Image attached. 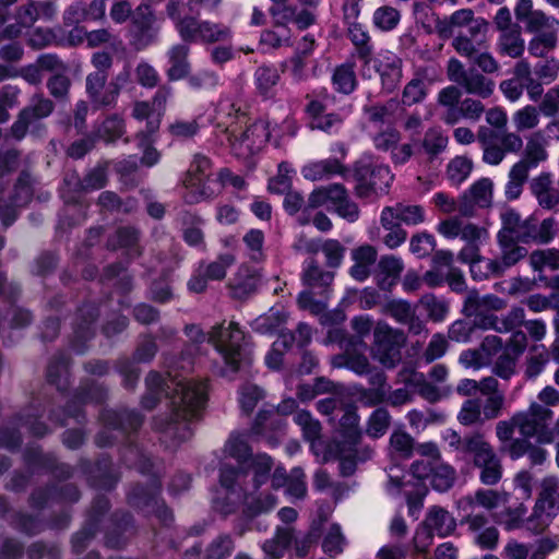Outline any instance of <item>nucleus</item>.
Returning a JSON list of instances; mask_svg holds the SVG:
<instances>
[{
  "instance_id": "f257e3e1",
  "label": "nucleus",
  "mask_w": 559,
  "mask_h": 559,
  "mask_svg": "<svg viewBox=\"0 0 559 559\" xmlns=\"http://www.w3.org/2000/svg\"><path fill=\"white\" fill-rule=\"evenodd\" d=\"M170 391L171 419L165 427V432L179 441L188 440L192 431L188 425L197 418L206 403V385L202 381L187 379L168 372Z\"/></svg>"
},
{
  "instance_id": "f03ea898",
  "label": "nucleus",
  "mask_w": 559,
  "mask_h": 559,
  "mask_svg": "<svg viewBox=\"0 0 559 559\" xmlns=\"http://www.w3.org/2000/svg\"><path fill=\"white\" fill-rule=\"evenodd\" d=\"M448 79L455 85H449L438 93L437 103L444 108L442 121L453 126L457 123V108L461 104L463 88L465 93L488 98L495 92V82L475 69H465L456 58H451L447 66Z\"/></svg>"
},
{
  "instance_id": "7ed1b4c3",
  "label": "nucleus",
  "mask_w": 559,
  "mask_h": 559,
  "mask_svg": "<svg viewBox=\"0 0 559 559\" xmlns=\"http://www.w3.org/2000/svg\"><path fill=\"white\" fill-rule=\"evenodd\" d=\"M247 476V471L241 467L224 465L221 468V485L226 489L227 498L230 500V507L223 510L225 513L234 511L240 503L246 504L243 512L250 518L266 513L275 508L276 498L271 493L249 500L251 492L248 487L243 486Z\"/></svg>"
},
{
  "instance_id": "20e7f679",
  "label": "nucleus",
  "mask_w": 559,
  "mask_h": 559,
  "mask_svg": "<svg viewBox=\"0 0 559 559\" xmlns=\"http://www.w3.org/2000/svg\"><path fill=\"white\" fill-rule=\"evenodd\" d=\"M437 231L447 239L460 237L466 246L459 252L462 262L474 264L481 260L479 245L488 239V229L471 222H464L459 216H450L440 221Z\"/></svg>"
},
{
  "instance_id": "39448f33",
  "label": "nucleus",
  "mask_w": 559,
  "mask_h": 559,
  "mask_svg": "<svg viewBox=\"0 0 559 559\" xmlns=\"http://www.w3.org/2000/svg\"><path fill=\"white\" fill-rule=\"evenodd\" d=\"M210 341L225 364V373H234L249 361L245 335L237 323L229 322L227 325L216 326Z\"/></svg>"
},
{
  "instance_id": "423d86ee",
  "label": "nucleus",
  "mask_w": 559,
  "mask_h": 559,
  "mask_svg": "<svg viewBox=\"0 0 559 559\" xmlns=\"http://www.w3.org/2000/svg\"><path fill=\"white\" fill-rule=\"evenodd\" d=\"M464 453L471 456L474 467L479 469V480L485 486H495L503 475L501 459L481 432L466 436Z\"/></svg>"
},
{
  "instance_id": "0eeeda50",
  "label": "nucleus",
  "mask_w": 559,
  "mask_h": 559,
  "mask_svg": "<svg viewBox=\"0 0 559 559\" xmlns=\"http://www.w3.org/2000/svg\"><path fill=\"white\" fill-rule=\"evenodd\" d=\"M406 343L403 331L385 322H378L373 331L372 357L385 368H394L401 360V348Z\"/></svg>"
},
{
  "instance_id": "6e6552de",
  "label": "nucleus",
  "mask_w": 559,
  "mask_h": 559,
  "mask_svg": "<svg viewBox=\"0 0 559 559\" xmlns=\"http://www.w3.org/2000/svg\"><path fill=\"white\" fill-rule=\"evenodd\" d=\"M552 412L549 408L533 402L527 411L515 413V420L520 433L525 438L535 437L539 443H551L554 432L549 428Z\"/></svg>"
},
{
  "instance_id": "1a4fd4ad",
  "label": "nucleus",
  "mask_w": 559,
  "mask_h": 559,
  "mask_svg": "<svg viewBox=\"0 0 559 559\" xmlns=\"http://www.w3.org/2000/svg\"><path fill=\"white\" fill-rule=\"evenodd\" d=\"M411 473L418 479H430L431 486L438 491L450 489L456 478L455 469L442 461L425 462L416 460L411 465Z\"/></svg>"
},
{
  "instance_id": "9d476101",
  "label": "nucleus",
  "mask_w": 559,
  "mask_h": 559,
  "mask_svg": "<svg viewBox=\"0 0 559 559\" xmlns=\"http://www.w3.org/2000/svg\"><path fill=\"white\" fill-rule=\"evenodd\" d=\"M497 238L500 257L489 260L487 266L493 274H501L506 269L520 262L527 254V250L518 243L516 238H508L503 235H497Z\"/></svg>"
},
{
  "instance_id": "9b49d317",
  "label": "nucleus",
  "mask_w": 559,
  "mask_h": 559,
  "mask_svg": "<svg viewBox=\"0 0 559 559\" xmlns=\"http://www.w3.org/2000/svg\"><path fill=\"white\" fill-rule=\"evenodd\" d=\"M383 222L390 225V221H395L401 226H418L426 221V210L420 204H411L399 202L393 206H385L382 212Z\"/></svg>"
},
{
  "instance_id": "f8f14e48",
  "label": "nucleus",
  "mask_w": 559,
  "mask_h": 559,
  "mask_svg": "<svg viewBox=\"0 0 559 559\" xmlns=\"http://www.w3.org/2000/svg\"><path fill=\"white\" fill-rule=\"evenodd\" d=\"M487 23L484 17L475 16L473 10L461 9L453 12L449 17L437 22V31L443 37H450L459 28L467 27L468 31L479 32V25Z\"/></svg>"
},
{
  "instance_id": "ddd939ff",
  "label": "nucleus",
  "mask_w": 559,
  "mask_h": 559,
  "mask_svg": "<svg viewBox=\"0 0 559 559\" xmlns=\"http://www.w3.org/2000/svg\"><path fill=\"white\" fill-rule=\"evenodd\" d=\"M272 1L274 5L270 12L278 25L294 22L299 29H305L314 23V15L308 9H298L295 5L286 4L287 0Z\"/></svg>"
},
{
  "instance_id": "4468645a",
  "label": "nucleus",
  "mask_w": 559,
  "mask_h": 559,
  "mask_svg": "<svg viewBox=\"0 0 559 559\" xmlns=\"http://www.w3.org/2000/svg\"><path fill=\"white\" fill-rule=\"evenodd\" d=\"M489 23L479 25V32L468 31L457 34L452 40V47L462 57L472 59L477 52L488 47L487 33Z\"/></svg>"
},
{
  "instance_id": "2eb2a0df",
  "label": "nucleus",
  "mask_w": 559,
  "mask_h": 559,
  "mask_svg": "<svg viewBox=\"0 0 559 559\" xmlns=\"http://www.w3.org/2000/svg\"><path fill=\"white\" fill-rule=\"evenodd\" d=\"M506 306V301L496 295L479 296L476 290H469L463 305V312L466 317L480 316L502 310Z\"/></svg>"
},
{
  "instance_id": "dca6fc26",
  "label": "nucleus",
  "mask_w": 559,
  "mask_h": 559,
  "mask_svg": "<svg viewBox=\"0 0 559 559\" xmlns=\"http://www.w3.org/2000/svg\"><path fill=\"white\" fill-rule=\"evenodd\" d=\"M559 510V480L554 476L545 477L540 483V491L535 507V513H545L550 518Z\"/></svg>"
},
{
  "instance_id": "f3484780",
  "label": "nucleus",
  "mask_w": 559,
  "mask_h": 559,
  "mask_svg": "<svg viewBox=\"0 0 559 559\" xmlns=\"http://www.w3.org/2000/svg\"><path fill=\"white\" fill-rule=\"evenodd\" d=\"M15 22L4 27L2 35L5 38L19 37L23 28H28L38 20V9L33 0L19 7L14 14Z\"/></svg>"
},
{
  "instance_id": "a211bd4d",
  "label": "nucleus",
  "mask_w": 559,
  "mask_h": 559,
  "mask_svg": "<svg viewBox=\"0 0 559 559\" xmlns=\"http://www.w3.org/2000/svg\"><path fill=\"white\" fill-rule=\"evenodd\" d=\"M307 112L310 116L311 129L331 133L336 131L343 123V119L338 115L326 114L324 105L318 100L309 103Z\"/></svg>"
},
{
  "instance_id": "6ab92c4d",
  "label": "nucleus",
  "mask_w": 559,
  "mask_h": 559,
  "mask_svg": "<svg viewBox=\"0 0 559 559\" xmlns=\"http://www.w3.org/2000/svg\"><path fill=\"white\" fill-rule=\"evenodd\" d=\"M190 48L187 44H176L167 52L170 67L167 76L170 81H178L186 78L190 72L189 62Z\"/></svg>"
},
{
  "instance_id": "aec40b11",
  "label": "nucleus",
  "mask_w": 559,
  "mask_h": 559,
  "mask_svg": "<svg viewBox=\"0 0 559 559\" xmlns=\"http://www.w3.org/2000/svg\"><path fill=\"white\" fill-rule=\"evenodd\" d=\"M402 61L395 55L386 53L378 60V72L380 73L382 87L392 92L402 79Z\"/></svg>"
},
{
  "instance_id": "412c9836",
  "label": "nucleus",
  "mask_w": 559,
  "mask_h": 559,
  "mask_svg": "<svg viewBox=\"0 0 559 559\" xmlns=\"http://www.w3.org/2000/svg\"><path fill=\"white\" fill-rule=\"evenodd\" d=\"M508 500V493L504 491H498L493 489H477L473 495H469L462 499V503L465 508H483L487 511L497 509L500 504Z\"/></svg>"
},
{
  "instance_id": "4be33fe9",
  "label": "nucleus",
  "mask_w": 559,
  "mask_h": 559,
  "mask_svg": "<svg viewBox=\"0 0 559 559\" xmlns=\"http://www.w3.org/2000/svg\"><path fill=\"white\" fill-rule=\"evenodd\" d=\"M423 525L433 534L444 537L455 530L456 522L445 509L435 506L428 511Z\"/></svg>"
},
{
  "instance_id": "5701e85b",
  "label": "nucleus",
  "mask_w": 559,
  "mask_h": 559,
  "mask_svg": "<svg viewBox=\"0 0 559 559\" xmlns=\"http://www.w3.org/2000/svg\"><path fill=\"white\" fill-rule=\"evenodd\" d=\"M378 267L379 286L382 289L389 290L399 281L404 270V263L401 258L395 255H383L379 261Z\"/></svg>"
},
{
  "instance_id": "b1692460",
  "label": "nucleus",
  "mask_w": 559,
  "mask_h": 559,
  "mask_svg": "<svg viewBox=\"0 0 559 559\" xmlns=\"http://www.w3.org/2000/svg\"><path fill=\"white\" fill-rule=\"evenodd\" d=\"M345 188L342 185L333 183L314 189L308 197L305 211L318 209L331 203L333 206L344 198Z\"/></svg>"
},
{
  "instance_id": "393cba45",
  "label": "nucleus",
  "mask_w": 559,
  "mask_h": 559,
  "mask_svg": "<svg viewBox=\"0 0 559 559\" xmlns=\"http://www.w3.org/2000/svg\"><path fill=\"white\" fill-rule=\"evenodd\" d=\"M258 283L259 274L254 270L240 266L230 283L231 294L237 299H245L257 289Z\"/></svg>"
},
{
  "instance_id": "a878e982",
  "label": "nucleus",
  "mask_w": 559,
  "mask_h": 559,
  "mask_svg": "<svg viewBox=\"0 0 559 559\" xmlns=\"http://www.w3.org/2000/svg\"><path fill=\"white\" fill-rule=\"evenodd\" d=\"M402 111L400 102L395 98L383 104H376L365 108L368 119L374 123L392 124L396 121Z\"/></svg>"
},
{
  "instance_id": "bb28decb",
  "label": "nucleus",
  "mask_w": 559,
  "mask_h": 559,
  "mask_svg": "<svg viewBox=\"0 0 559 559\" xmlns=\"http://www.w3.org/2000/svg\"><path fill=\"white\" fill-rule=\"evenodd\" d=\"M106 82L107 73L103 71H94L86 76V92L97 106H108L114 102L112 93H104Z\"/></svg>"
},
{
  "instance_id": "cd10ccee",
  "label": "nucleus",
  "mask_w": 559,
  "mask_h": 559,
  "mask_svg": "<svg viewBox=\"0 0 559 559\" xmlns=\"http://www.w3.org/2000/svg\"><path fill=\"white\" fill-rule=\"evenodd\" d=\"M147 392L142 399V405L146 409H153L160 401V395L170 391L168 377L163 378L157 372H150L146 377Z\"/></svg>"
},
{
  "instance_id": "c85d7f7f",
  "label": "nucleus",
  "mask_w": 559,
  "mask_h": 559,
  "mask_svg": "<svg viewBox=\"0 0 559 559\" xmlns=\"http://www.w3.org/2000/svg\"><path fill=\"white\" fill-rule=\"evenodd\" d=\"M530 169L531 167H528L525 160H519L511 167L506 185V195L508 199L514 200L521 195L523 186L528 179Z\"/></svg>"
},
{
  "instance_id": "c756f323",
  "label": "nucleus",
  "mask_w": 559,
  "mask_h": 559,
  "mask_svg": "<svg viewBox=\"0 0 559 559\" xmlns=\"http://www.w3.org/2000/svg\"><path fill=\"white\" fill-rule=\"evenodd\" d=\"M525 48L524 39L521 36L520 27H511L501 33L499 38V51L511 58L522 56Z\"/></svg>"
},
{
  "instance_id": "7c9ffc66",
  "label": "nucleus",
  "mask_w": 559,
  "mask_h": 559,
  "mask_svg": "<svg viewBox=\"0 0 559 559\" xmlns=\"http://www.w3.org/2000/svg\"><path fill=\"white\" fill-rule=\"evenodd\" d=\"M226 456L235 459L238 463L246 462L252 456V450L243 433L233 432L224 445Z\"/></svg>"
},
{
  "instance_id": "2f4dec72",
  "label": "nucleus",
  "mask_w": 559,
  "mask_h": 559,
  "mask_svg": "<svg viewBox=\"0 0 559 559\" xmlns=\"http://www.w3.org/2000/svg\"><path fill=\"white\" fill-rule=\"evenodd\" d=\"M550 186L551 180L548 174H542L531 183L533 194L537 198L538 203L546 209H551L559 202L558 195L551 192Z\"/></svg>"
},
{
  "instance_id": "473e14b6",
  "label": "nucleus",
  "mask_w": 559,
  "mask_h": 559,
  "mask_svg": "<svg viewBox=\"0 0 559 559\" xmlns=\"http://www.w3.org/2000/svg\"><path fill=\"white\" fill-rule=\"evenodd\" d=\"M211 162L201 154H195L191 166L183 180L186 188H194L203 182V178L210 177Z\"/></svg>"
},
{
  "instance_id": "72a5a7b5",
  "label": "nucleus",
  "mask_w": 559,
  "mask_h": 559,
  "mask_svg": "<svg viewBox=\"0 0 559 559\" xmlns=\"http://www.w3.org/2000/svg\"><path fill=\"white\" fill-rule=\"evenodd\" d=\"M293 538V532L288 527H278L272 539L263 544V551L271 559H280L283 557L285 549L288 547Z\"/></svg>"
},
{
  "instance_id": "f704fd0d",
  "label": "nucleus",
  "mask_w": 559,
  "mask_h": 559,
  "mask_svg": "<svg viewBox=\"0 0 559 559\" xmlns=\"http://www.w3.org/2000/svg\"><path fill=\"white\" fill-rule=\"evenodd\" d=\"M245 141H247L246 152L257 153L267 142L270 132L264 121H255L245 131Z\"/></svg>"
},
{
  "instance_id": "c9c22d12",
  "label": "nucleus",
  "mask_w": 559,
  "mask_h": 559,
  "mask_svg": "<svg viewBox=\"0 0 559 559\" xmlns=\"http://www.w3.org/2000/svg\"><path fill=\"white\" fill-rule=\"evenodd\" d=\"M273 465L274 462L267 454L259 453L251 457L250 466L253 472L252 487L254 490L269 480Z\"/></svg>"
},
{
  "instance_id": "e433bc0d",
  "label": "nucleus",
  "mask_w": 559,
  "mask_h": 559,
  "mask_svg": "<svg viewBox=\"0 0 559 559\" xmlns=\"http://www.w3.org/2000/svg\"><path fill=\"white\" fill-rule=\"evenodd\" d=\"M557 41V31L550 29L539 33L528 43V51L534 57H545L556 48Z\"/></svg>"
},
{
  "instance_id": "4c0bfd02",
  "label": "nucleus",
  "mask_w": 559,
  "mask_h": 559,
  "mask_svg": "<svg viewBox=\"0 0 559 559\" xmlns=\"http://www.w3.org/2000/svg\"><path fill=\"white\" fill-rule=\"evenodd\" d=\"M355 445L343 444L342 442H334L330 445V453L334 454L340 460V468L343 476H349L355 472Z\"/></svg>"
},
{
  "instance_id": "58836bf2",
  "label": "nucleus",
  "mask_w": 559,
  "mask_h": 559,
  "mask_svg": "<svg viewBox=\"0 0 559 559\" xmlns=\"http://www.w3.org/2000/svg\"><path fill=\"white\" fill-rule=\"evenodd\" d=\"M340 432L343 444L356 445L360 439V431L358 429V416L353 411H346L341 418Z\"/></svg>"
},
{
  "instance_id": "ea45409f",
  "label": "nucleus",
  "mask_w": 559,
  "mask_h": 559,
  "mask_svg": "<svg viewBox=\"0 0 559 559\" xmlns=\"http://www.w3.org/2000/svg\"><path fill=\"white\" fill-rule=\"evenodd\" d=\"M332 82L336 91L343 94L352 93L356 87V74L352 64H342L334 70Z\"/></svg>"
},
{
  "instance_id": "a19ab883",
  "label": "nucleus",
  "mask_w": 559,
  "mask_h": 559,
  "mask_svg": "<svg viewBox=\"0 0 559 559\" xmlns=\"http://www.w3.org/2000/svg\"><path fill=\"white\" fill-rule=\"evenodd\" d=\"M530 264L534 271H542L549 267L552 271L559 270V250L539 249L530 254Z\"/></svg>"
},
{
  "instance_id": "79ce46f5",
  "label": "nucleus",
  "mask_w": 559,
  "mask_h": 559,
  "mask_svg": "<svg viewBox=\"0 0 559 559\" xmlns=\"http://www.w3.org/2000/svg\"><path fill=\"white\" fill-rule=\"evenodd\" d=\"M457 420L464 426L481 425L485 419L481 413V402L478 399H471L463 403Z\"/></svg>"
},
{
  "instance_id": "37998d69",
  "label": "nucleus",
  "mask_w": 559,
  "mask_h": 559,
  "mask_svg": "<svg viewBox=\"0 0 559 559\" xmlns=\"http://www.w3.org/2000/svg\"><path fill=\"white\" fill-rule=\"evenodd\" d=\"M185 195L188 203H198L202 200L213 198L219 192V183L216 180L203 178V182L194 188H186Z\"/></svg>"
},
{
  "instance_id": "c03bdc74",
  "label": "nucleus",
  "mask_w": 559,
  "mask_h": 559,
  "mask_svg": "<svg viewBox=\"0 0 559 559\" xmlns=\"http://www.w3.org/2000/svg\"><path fill=\"white\" fill-rule=\"evenodd\" d=\"M539 112L540 110L538 107L533 105H526L523 108L516 110L512 118L515 129L520 132L536 128L540 120Z\"/></svg>"
},
{
  "instance_id": "a18cd8bd",
  "label": "nucleus",
  "mask_w": 559,
  "mask_h": 559,
  "mask_svg": "<svg viewBox=\"0 0 559 559\" xmlns=\"http://www.w3.org/2000/svg\"><path fill=\"white\" fill-rule=\"evenodd\" d=\"M295 423L301 428L304 438L313 442L321 436V425L307 411H299L294 417Z\"/></svg>"
},
{
  "instance_id": "49530a36",
  "label": "nucleus",
  "mask_w": 559,
  "mask_h": 559,
  "mask_svg": "<svg viewBox=\"0 0 559 559\" xmlns=\"http://www.w3.org/2000/svg\"><path fill=\"white\" fill-rule=\"evenodd\" d=\"M382 312L402 324L407 323L415 314V310L412 308L411 304L402 299L385 302L382 307Z\"/></svg>"
},
{
  "instance_id": "de8ad7c7",
  "label": "nucleus",
  "mask_w": 559,
  "mask_h": 559,
  "mask_svg": "<svg viewBox=\"0 0 559 559\" xmlns=\"http://www.w3.org/2000/svg\"><path fill=\"white\" fill-rule=\"evenodd\" d=\"M526 514V508L520 504L515 508H506L495 515V521L504 526L507 531H513L522 525L523 518Z\"/></svg>"
},
{
  "instance_id": "09e8293b",
  "label": "nucleus",
  "mask_w": 559,
  "mask_h": 559,
  "mask_svg": "<svg viewBox=\"0 0 559 559\" xmlns=\"http://www.w3.org/2000/svg\"><path fill=\"white\" fill-rule=\"evenodd\" d=\"M201 27L202 21H199L192 16H186L179 19L176 22V28L181 39L186 43H194L201 40Z\"/></svg>"
},
{
  "instance_id": "8fccbe9b",
  "label": "nucleus",
  "mask_w": 559,
  "mask_h": 559,
  "mask_svg": "<svg viewBox=\"0 0 559 559\" xmlns=\"http://www.w3.org/2000/svg\"><path fill=\"white\" fill-rule=\"evenodd\" d=\"M200 31V41L202 43L213 44L217 41H225L230 37L229 27L210 21H202V27Z\"/></svg>"
},
{
  "instance_id": "3c124183",
  "label": "nucleus",
  "mask_w": 559,
  "mask_h": 559,
  "mask_svg": "<svg viewBox=\"0 0 559 559\" xmlns=\"http://www.w3.org/2000/svg\"><path fill=\"white\" fill-rule=\"evenodd\" d=\"M492 181L488 178H483L476 181L468 190L472 201L481 206H489L492 199Z\"/></svg>"
},
{
  "instance_id": "603ef678",
  "label": "nucleus",
  "mask_w": 559,
  "mask_h": 559,
  "mask_svg": "<svg viewBox=\"0 0 559 559\" xmlns=\"http://www.w3.org/2000/svg\"><path fill=\"white\" fill-rule=\"evenodd\" d=\"M401 141V133L394 128H388L377 132L372 136V143L377 151L391 152Z\"/></svg>"
},
{
  "instance_id": "864d4df0",
  "label": "nucleus",
  "mask_w": 559,
  "mask_h": 559,
  "mask_svg": "<svg viewBox=\"0 0 559 559\" xmlns=\"http://www.w3.org/2000/svg\"><path fill=\"white\" fill-rule=\"evenodd\" d=\"M390 444L402 459H409L415 449L414 438L404 431H394L390 438Z\"/></svg>"
},
{
  "instance_id": "5fc2aeb1",
  "label": "nucleus",
  "mask_w": 559,
  "mask_h": 559,
  "mask_svg": "<svg viewBox=\"0 0 559 559\" xmlns=\"http://www.w3.org/2000/svg\"><path fill=\"white\" fill-rule=\"evenodd\" d=\"M334 280V273L323 271L313 261L308 265L304 273V281L309 286H329Z\"/></svg>"
},
{
  "instance_id": "6e6d98bb",
  "label": "nucleus",
  "mask_w": 559,
  "mask_h": 559,
  "mask_svg": "<svg viewBox=\"0 0 559 559\" xmlns=\"http://www.w3.org/2000/svg\"><path fill=\"white\" fill-rule=\"evenodd\" d=\"M539 133H535L528 141L525 147V157L521 160H525L528 167H535L539 162H543L547 157V153L544 144L539 140Z\"/></svg>"
},
{
  "instance_id": "4d7b16f0",
  "label": "nucleus",
  "mask_w": 559,
  "mask_h": 559,
  "mask_svg": "<svg viewBox=\"0 0 559 559\" xmlns=\"http://www.w3.org/2000/svg\"><path fill=\"white\" fill-rule=\"evenodd\" d=\"M381 226L388 231L383 238L384 245L390 249H395L405 242L407 233L402 226L395 221H390V225H385L383 222V214L380 215Z\"/></svg>"
},
{
  "instance_id": "13d9d810",
  "label": "nucleus",
  "mask_w": 559,
  "mask_h": 559,
  "mask_svg": "<svg viewBox=\"0 0 559 559\" xmlns=\"http://www.w3.org/2000/svg\"><path fill=\"white\" fill-rule=\"evenodd\" d=\"M390 426V415L384 408L376 409L369 418L367 433L372 438L383 436Z\"/></svg>"
},
{
  "instance_id": "bf43d9fd",
  "label": "nucleus",
  "mask_w": 559,
  "mask_h": 559,
  "mask_svg": "<svg viewBox=\"0 0 559 559\" xmlns=\"http://www.w3.org/2000/svg\"><path fill=\"white\" fill-rule=\"evenodd\" d=\"M448 145V136L439 129H429L423 139V147L427 154L435 156L442 152Z\"/></svg>"
},
{
  "instance_id": "052dcab7",
  "label": "nucleus",
  "mask_w": 559,
  "mask_h": 559,
  "mask_svg": "<svg viewBox=\"0 0 559 559\" xmlns=\"http://www.w3.org/2000/svg\"><path fill=\"white\" fill-rule=\"evenodd\" d=\"M478 140L484 146V155L483 159L485 163L489 165H498L500 164L506 155L502 146L490 143L486 138V131L480 129L478 132Z\"/></svg>"
},
{
  "instance_id": "680f3d73",
  "label": "nucleus",
  "mask_w": 559,
  "mask_h": 559,
  "mask_svg": "<svg viewBox=\"0 0 559 559\" xmlns=\"http://www.w3.org/2000/svg\"><path fill=\"white\" fill-rule=\"evenodd\" d=\"M472 167L473 164L468 158L457 156L448 165V176L451 181L461 183L471 174Z\"/></svg>"
},
{
  "instance_id": "e2e57ef3",
  "label": "nucleus",
  "mask_w": 559,
  "mask_h": 559,
  "mask_svg": "<svg viewBox=\"0 0 559 559\" xmlns=\"http://www.w3.org/2000/svg\"><path fill=\"white\" fill-rule=\"evenodd\" d=\"M419 302L426 309L428 317L435 322L442 321L448 313V305L433 295L423 296Z\"/></svg>"
},
{
  "instance_id": "0e129e2a",
  "label": "nucleus",
  "mask_w": 559,
  "mask_h": 559,
  "mask_svg": "<svg viewBox=\"0 0 559 559\" xmlns=\"http://www.w3.org/2000/svg\"><path fill=\"white\" fill-rule=\"evenodd\" d=\"M500 218L502 227L498 235H503L508 238H515L523 221L521 219L520 214L512 209H507L501 213Z\"/></svg>"
},
{
  "instance_id": "69168bd1",
  "label": "nucleus",
  "mask_w": 559,
  "mask_h": 559,
  "mask_svg": "<svg viewBox=\"0 0 559 559\" xmlns=\"http://www.w3.org/2000/svg\"><path fill=\"white\" fill-rule=\"evenodd\" d=\"M457 111V122L463 118L477 121L485 112V106L480 100L467 97L461 100Z\"/></svg>"
},
{
  "instance_id": "338daca9",
  "label": "nucleus",
  "mask_w": 559,
  "mask_h": 559,
  "mask_svg": "<svg viewBox=\"0 0 559 559\" xmlns=\"http://www.w3.org/2000/svg\"><path fill=\"white\" fill-rule=\"evenodd\" d=\"M374 24L381 29L394 28L400 21V13L392 7H381L373 14Z\"/></svg>"
},
{
  "instance_id": "774afa93",
  "label": "nucleus",
  "mask_w": 559,
  "mask_h": 559,
  "mask_svg": "<svg viewBox=\"0 0 559 559\" xmlns=\"http://www.w3.org/2000/svg\"><path fill=\"white\" fill-rule=\"evenodd\" d=\"M122 134V120L118 117L107 118L96 131V136L106 142H112Z\"/></svg>"
}]
</instances>
